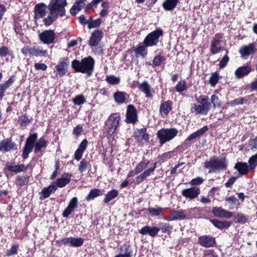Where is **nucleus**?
Returning <instances> with one entry per match:
<instances>
[{"label": "nucleus", "instance_id": "nucleus-21", "mask_svg": "<svg viewBox=\"0 0 257 257\" xmlns=\"http://www.w3.org/2000/svg\"><path fill=\"white\" fill-rule=\"evenodd\" d=\"M78 206V199L76 197H73L70 201L67 207L64 210L62 215L64 217H68L74 211Z\"/></svg>", "mask_w": 257, "mask_h": 257}, {"label": "nucleus", "instance_id": "nucleus-60", "mask_svg": "<svg viewBox=\"0 0 257 257\" xmlns=\"http://www.w3.org/2000/svg\"><path fill=\"white\" fill-rule=\"evenodd\" d=\"M235 219L237 222L241 223H244L247 221V218L242 214H237L235 216Z\"/></svg>", "mask_w": 257, "mask_h": 257}, {"label": "nucleus", "instance_id": "nucleus-2", "mask_svg": "<svg viewBox=\"0 0 257 257\" xmlns=\"http://www.w3.org/2000/svg\"><path fill=\"white\" fill-rule=\"evenodd\" d=\"M94 63V60L91 57H88L82 59L80 61L77 60H73L72 62V65L76 71L91 75L93 72Z\"/></svg>", "mask_w": 257, "mask_h": 257}, {"label": "nucleus", "instance_id": "nucleus-40", "mask_svg": "<svg viewBox=\"0 0 257 257\" xmlns=\"http://www.w3.org/2000/svg\"><path fill=\"white\" fill-rule=\"evenodd\" d=\"M147 210L151 217H154L159 216L162 213L163 208L159 207H150Z\"/></svg>", "mask_w": 257, "mask_h": 257}, {"label": "nucleus", "instance_id": "nucleus-1", "mask_svg": "<svg viewBox=\"0 0 257 257\" xmlns=\"http://www.w3.org/2000/svg\"><path fill=\"white\" fill-rule=\"evenodd\" d=\"M67 3L66 0H51L49 4V14L44 18L43 22L46 27L51 25L56 21L58 16L63 17L65 15V7Z\"/></svg>", "mask_w": 257, "mask_h": 257}, {"label": "nucleus", "instance_id": "nucleus-19", "mask_svg": "<svg viewBox=\"0 0 257 257\" xmlns=\"http://www.w3.org/2000/svg\"><path fill=\"white\" fill-rule=\"evenodd\" d=\"M103 33L101 30H97L92 33L89 41V45L91 46H96L99 43L102 37H103Z\"/></svg>", "mask_w": 257, "mask_h": 257}, {"label": "nucleus", "instance_id": "nucleus-10", "mask_svg": "<svg viewBox=\"0 0 257 257\" xmlns=\"http://www.w3.org/2000/svg\"><path fill=\"white\" fill-rule=\"evenodd\" d=\"M255 51V45L254 43H251L247 45L241 46L239 50V53L242 58L246 59L251 55L254 54Z\"/></svg>", "mask_w": 257, "mask_h": 257}, {"label": "nucleus", "instance_id": "nucleus-64", "mask_svg": "<svg viewBox=\"0 0 257 257\" xmlns=\"http://www.w3.org/2000/svg\"><path fill=\"white\" fill-rule=\"evenodd\" d=\"M249 146L252 150L257 149V136L254 139L250 141Z\"/></svg>", "mask_w": 257, "mask_h": 257}, {"label": "nucleus", "instance_id": "nucleus-57", "mask_svg": "<svg viewBox=\"0 0 257 257\" xmlns=\"http://www.w3.org/2000/svg\"><path fill=\"white\" fill-rule=\"evenodd\" d=\"M160 225L161 229L163 232H169L173 229V226L167 223H162Z\"/></svg>", "mask_w": 257, "mask_h": 257}, {"label": "nucleus", "instance_id": "nucleus-14", "mask_svg": "<svg viewBox=\"0 0 257 257\" xmlns=\"http://www.w3.org/2000/svg\"><path fill=\"white\" fill-rule=\"evenodd\" d=\"M138 120L137 112L135 107L132 105H129L127 106L126 119V122L129 123H134Z\"/></svg>", "mask_w": 257, "mask_h": 257}, {"label": "nucleus", "instance_id": "nucleus-51", "mask_svg": "<svg viewBox=\"0 0 257 257\" xmlns=\"http://www.w3.org/2000/svg\"><path fill=\"white\" fill-rule=\"evenodd\" d=\"M86 100L85 97L81 95H77L73 99V102L75 105H81L85 103Z\"/></svg>", "mask_w": 257, "mask_h": 257}, {"label": "nucleus", "instance_id": "nucleus-8", "mask_svg": "<svg viewBox=\"0 0 257 257\" xmlns=\"http://www.w3.org/2000/svg\"><path fill=\"white\" fill-rule=\"evenodd\" d=\"M211 107L210 103H206L205 104H200L197 105L196 104L193 103L191 105L190 111L192 113L196 115L198 114H206Z\"/></svg>", "mask_w": 257, "mask_h": 257}, {"label": "nucleus", "instance_id": "nucleus-33", "mask_svg": "<svg viewBox=\"0 0 257 257\" xmlns=\"http://www.w3.org/2000/svg\"><path fill=\"white\" fill-rule=\"evenodd\" d=\"M210 221L215 227L220 229L228 228L230 226V223L227 221H219L217 219H210Z\"/></svg>", "mask_w": 257, "mask_h": 257}, {"label": "nucleus", "instance_id": "nucleus-50", "mask_svg": "<svg viewBox=\"0 0 257 257\" xmlns=\"http://www.w3.org/2000/svg\"><path fill=\"white\" fill-rule=\"evenodd\" d=\"M249 167L250 169H253L257 166V153L251 156L248 161Z\"/></svg>", "mask_w": 257, "mask_h": 257}, {"label": "nucleus", "instance_id": "nucleus-34", "mask_svg": "<svg viewBox=\"0 0 257 257\" xmlns=\"http://www.w3.org/2000/svg\"><path fill=\"white\" fill-rule=\"evenodd\" d=\"M7 169L8 171L16 173H20L27 170V167L24 164L17 165H8Z\"/></svg>", "mask_w": 257, "mask_h": 257}, {"label": "nucleus", "instance_id": "nucleus-36", "mask_svg": "<svg viewBox=\"0 0 257 257\" xmlns=\"http://www.w3.org/2000/svg\"><path fill=\"white\" fill-rule=\"evenodd\" d=\"M178 2V0H166L163 7L166 11H172L176 7Z\"/></svg>", "mask_w": 257, "mask_h": 257}, {"label": "nucleus", "instance_id": "nucleus-39", "mask_svg": "<svg viewBox=\"0 0 257 257\" xmlns=\"http://www.w3.org/2000/svg\"><path fill=\"white\" fill-rule=\"evenodd\" d=\"M118 194V191L115 189H113L107 192L105 194V198L103 199L104 203H108L111 200L116 198Z\"/></svg>", "mask_w": 257, "mask_h": 257}, {"label": "nucleus", "instance_id": "nucleus-38", "mask_svg": "<svg viewBox=\"0 0 257 257\" xmlns=\"http://www.w3.org/2000/svg\"><path fill=\"white\" fill-rule=\"evenodd\" d=\"M140 89L145 93L147 97L150 98L153 96L151 87L147 82H143L140 86Z\"/></svg>", "mask_w": 257, "mask_h": 257}, {"label": "nucleus", "instance_id": "nucleus-32", "mask_svg": "<svg viewBox=\"0 0 257 257\" xmlns=\"http://www.w3.org/2000/svg\"><path fill=\"white\" fill-rule=\"evenodd\" d=\"M156 168V163H155L154 166L153 168H150L147 170L145 171L144 173L139 175L136 178V183L138 184H139L143 181L145 180V179L150 176L151 173H152Z\"/></svg>", "mask_w": 257, "mask_h": 257}, {"label": "nucleus", "instance_id": "nucleus-22", "mask_svg": "<svg viewBox=\"0 0 257 257\" xmlns=\"http://www.w3.org/2000/svg\"><path fill=\"white\" fill-rule=\"evenodd\" d=\"M160 230V229L156 226H145L140 230V233L143 235L148 234L151 237H154L158 233Z\"/></svg>", "mask_w": 257, "mask_h": 257}, {"label": "nucleus", "instance_id": "nucleus-44", "mask_svg": "<svg viewBox=\"0 0 257 257\" xmlns=\"http://www.w3.org/2000/svg\"><path fill=\"white\" fill-rule=\"evenodd\" d=\"M149 164L148 160H143L141 161L136 166L135 169L139 173L142 172L145 169H146Z\"/></svg>", "mask_w": 257, "mask_h": 257}, {"label": "nucleus", "instance_id": "nucleus-43", "mask_svg": "<svg viewBox=\"0 0 257 257\" xmlns=\"http://www.w3.org/2000/svg\"><path fill=\"white\" fill-rule=\"evenodd\" d=\"M47 145V142L45 141V140L41 138L39 140V141L36 143L35 146V150L34 152L36 153H38L41 150V148L43 147H45Z\"/></svg>", "mask_w": 257, "mask_h": 257}, {"label": "nucleus", "instance_id": "nucleus-55", "mask_svg": "<svg viewBox=\"0 0 257 257\" xmlns=\"http://www.w3.org/2000/svg\"><path fill=\"white\" fill-rule=\"evenodd\" d=\"M106 81L110 84H117L119 82V79L114 76L111 75L107 76L106 78Z\"/></svg>", "mask_w": 257, "mask_h": 257}, {"label": "nucleus", "instance_id": "nucleus-49", "mask_svg": "<svg viewBox=\"0 0 257 257\" xmlns=\"http://www.w3.org/2000/svg\"><path fill=\"white\" fill-rule=\"evenodd\" d=\"M187 89L186 83L184 80H180L176 86V90L178 92H182Z\"/></svg>", "mask_w": 257, "mask_h": 257}, {"label": "nucleus", "instance_id": "nucleus-56", "mask_svg": "<svg viewBox=\"0 0 257 257\" xmlns=\"http://www.w3.org/2000/svg\"><path fill=\"white\" fill-rule=\"evenodd\" d=\"M165 60V59L164 57L160 55L157 56L154 58L153 64L154 66H159Z\"/></svg>", "mask_w": 257, "mask_h": 257}, {"label": "nucleus", "instance_id": "nucleus-54", "mask_svg": "<svg viewBox=\"0 0 257 257\" xmlns=\"http://www.w3.org/2000/svg\"><path fill=\"white\" fill-rule=\"evenodd\" d=\"M88 165H89V162L87 160H86L85 159H82L81 161V162L80 163V165L79 166V168H78L79 171L81 173L85 171L87 169Z\"/></svg>", "mask_w": 257, "mask_h": 257}, {"label": "nucleus", "instance_id": "nucleus-37", "mask_svg": "<svg viewBox=\"0 0 257 257\" xmlns=\"http://www.w3.org/2000/svg\"><path fill=\"white\" fill-rule=\"evenodd\" d=\"M31 55L36 57H47L48 53L47 51L44 50L41 47H32Z\"/></svg>", "mask_w": 257, "mask_h": 257}, {"label": "nucleus", "instance_id": "nucleus-12", "mask_svg": "<svg viewBox=\"0 0 257 257\" xmlns=\"http://www.w3.org/2000/svg\"><path fill=\"white\" fill-rule=\"evenodd\" d=\"M49 10V5L47 6L43 3L37 4L34 8L35 18L38 19L45 17Z\"/></svg>", "mask_w": 257, "mask_h": 257}, {"label": "nucleus", "instance_id": "nucleus-29", "mask_svg": "<svg viewBox=\"0 0 257 257\" xmlns=\"http://www.w3.org/2000/svg\"><path fill=\"white\" fill-rule=\"evenodd\" d=\"M68 63V61L67 59L63 60L59 62L58 64L56 66L57 75L62 76L66 74L67 71L66 67Z\"/></svg>", "mask_w": 257, "mask_h": 257}, {"label": "nucleus", "instance_id": "nucleus-61", "mask_svg": "<svg viewBox=\"0 0 257 257\" xmlns=\"http://www.w3.org/2000/svg\"><path fill=\"white\" fill-rule=\"evenodd\" d=\"M244 99V98L242 97L238 98L230 101L229 104L231 106L242 104L243 102Z\"/></svg>", "mask_w": 257, "mask_h": 257}, {"label": "nucleus", "instance_id": "nucleus-18", "mask_svg": "<svg viewBox=\"0 0 257 257\" xmlns=\"http://www.w3.org/2000/svg\"><path fill=\"white\" fill-rule=\"evenodd\" d=\"M213 215L217 217L229 218L232 217V213L219 207H214L212 211Z\"/></svg>", "mask_w": 257, "mask_h": 257}, {"label": "nucleus", "instance_id": "nucleus-5", "mask_svg": "<svg viewBox=\"0 0 257 257\" xmlns=\"http://www.w3.org/2000/svg\"><path fill=\"white\" fill-rule=\"evenodd\" d=\"M163 35V31L157 29L149 34L144 40L143 43L148 47H152L157 44L159 37Z\"/></svg>", "mask_w": 257, "mask_h": 257}, {"label": "nucleus", "instance_id": "nucleus-46", "mask_svg": "<svg viewBox=\"0 0 257 257\" xmlns=\"http://www.w3.org/2000/svg\"><path fill=\"white\" fill-rule=\"evenodd\" d=\"M101 7L102 9L100 12V16L101 17H104L108 14L109 4L106 2H103L101 4Z\"/></svg>", "mask_w": 257, "mask_h": 257}, {"label": "nucleus", "instance_id": "nucleus-6", "mask_svg": "<svg viewBox=\"0 0 257 257\" xmlns=\"http://www.w3.org/2000/svg\"><path fill=\"white\" fill-rule=\"evenodd\" d=\"M120 120V118L118 115L111 114L106 121V125L107 126V132L110 136L112 135L117 129Z\"/></svg>", "mask_w": 257, "mask_h": 257}, {"label": "nucleus", "instance_id": "nucleus-63", "mask_svg": "<svg viewBox=\"0 0 257 257\" xmlns=\"http://www.w3.org/2000/svg\"><path fill=\"white\" fill-rule=\"evenodd\" d=\"M207 130L208 127L206 126H205L200 128V130L197 131L196 132H194V133L197 138H199L201 136H202L206 132H207Z\"/></svg>", "mask_w": 257, "mask_h": 257}, {"label": "nucleus", "instance_id": "nucleus-17", "mask_svg": "<svg viewBox=\"0 0 257 257\" xmlns=\"http://www.w3.org/2000/svg\"><path fill=\"white\" fill-rule=\"evenodd\" d=\"M17 149L16 144L10 140L7 139L0 142V151L7 152L12 151Z\"/></svg>", "mask_w": 257, "mask_h": 257}, {"label": "nucleus", "instance_id": "nucleus-53", "mask_svg": "<svg viewBox=\"0 0 257 257\" xmlns=\"http://www.w3.org/2000/svg\"><path fill=\"white\" fill-rule=\"evenodd\" d=\"M19 246L17 244H13L12 245L10 249H8L6 252V255L10 256L14 254H16L18 252Z\"/></svg>", "mask_w": 257, "mask_h": 257}, {"label": "nucleus", "instance_id": "nucleus-28", "mask_svg": "<svg viewBox=\"0 0 257 257\" xmlns=\"http://www.w3.org/2000/svg\"><path fill=\"white\" fill-rule=\"evenodd\" d=\"M172 109V103L168 100L161 104L160 106V113L162 116L168 115Z\"/></svg>", "mask_w": 257, "mask_h": 257}, {"label": "nucleus", "instance_id": "nucleus-7", "mask_svg": "<svg viewBox=\"0 0 257 257\" xmlns=\"http://www.w3.org/2000/svg\"><path fill=\"white\" fill-rule=\"evenodd\" d=\"M37 139V134L31 135L27 140L23 149V158L26 159L28 158L29 154L32 151L34 144Z\"/></svg>", "mask_w": 257, "mask_h": 257}, {"label": "nucleus", "instance_id": "nucleus-16", "mask_svg": "<svg viewBox=\"0 0 257 257\" xmlns=\"http://www.w3.org/2000/svg\"><path fill=\"white\" fill-rule=\"evenodd\" d=\"M222 38V35L220 34H216L215 37L211 43L210 46V51L213 54L218 53L223 50V47L221 45L220 39Z\"/></svg>", "mask_w": 257, "mask_h": 257}, {"label": "nucleus", "instance_id": "nucleus-9", "mask_svg": "<svg viewBox=\"0 0 257 257\" xmlns=\"http://www.w3.org/2000/svg\"><path fill=\"white\" fill-rule=\"evenodd\" d=\"M39 37L44 44H50L54 42L56 36L53 30H48L40 33Z\"/></svg>", "mask_w": 257, "mask_h": 257}, {"label": "nucleus", "instance_id": "nucleus-20", "mask_svg": "<svg viewBox=\"0 0 257 257\" xmlns=\"http://www.w3.org/2000/svg\"><path fill=\"white\" fill-rule=\"evenodd\" d=\"M198 242L201 246L209 247L213 246L215 241L213 237L206 235L199 237Z\"/></svg>", "mask_w": 257, "mask_h": 257}, {"label": "nucleus", "instance_id": "nucleus-52", "mask_svg": "<svg viewBox=\"0 0 257 257\" xmlns=\"http://www.w3.org/2000/svg\"><path fill=\"white\" fill-rule=\"evenodd\" d=\"M102 22L100 18H98L95 20H91L88 23V27L89 29L94 28L100 26Z\"/></svg>", "mask_w": 257, "mask_h": 257}, {"label": "nucleus", "instance_id": "nucleus-3", "mask_svg": "<svg viewBox=\"0 0 257 257\" xmlns=\"http://www.w3.org/2000/svg\"><path fill=\"white\" fill-rule=\"evenodd\" d=\"M178 131L175 128H162L157 134L161 144L173 140L178 134Z\"/></svg>", "mask_w": 257, "mask_h": 257}, {"label": "nucleus", "instance_id": "nucleus-30", "mask_svg": "<svg viewBox=\"0 0 257 257\" xmlns=\"http://www.w3.org/2000/svg\"><path fill=\"white\" fill-rule=\"evenodd\" d=\"M249 166L246 163L242 162H238L234 166V168L241 176L247 174L249 171Z\"/></svg>", "mask_w": 257, "mask_h": 257}, {"label": "nucleus", "instance_id": "nucleus-58", "mask_svg": "<svg viewBox=\"0 0 257 257\" xmlns=\"http://www.w3.org/2000/svg\"><path fill=\"white\" fill-rule=\"evenodd\" d=\"M196 100L199 103L201 104H205L206 103H210L208 102V97L205 95H201L199 97H196Z\"/></svg>", "mask_w": 257, "mask_h": 257}, {"label": "nucleus", "instance_id": "nucleus-47", "mask_svg": "<svg viewBox=\"0 0 257 257\" xmlns=\"http://www.w3.org/2000/svg\"><path fill=\"white\" fill-rule=\"evenodd\" d=\"M219 76L218 73H214L211 74L210 76V79H209V82L210 83V85L214 87L217 83H218V81L219 80Z\"/></svg>", "mask_w": 257, "mask_h": 257}, {"label": "nucleus", "instance_id": "nucleus-11", "mask_svg": "<svg viewBox=\"0 0 257 257\" xmlns=\"http://www.w3.org/2000/svg\"><path fill=\"white\" fill-rule=\"evenodd\" d=\"M187 216V212L185 210H176L175 209H173L171 211V214L164 218V220L168 221L177 220H181L186 219Z\"/></svg>", "mask_w": 257, "mask_h": 257}, {"label": "nucleus", "instance_id": "nucleus-62", "mask_svg": "<svg viewBox=\"0 0 257 257\" xmlns=\"http://www.w3.org/2000/svg\"><path fill=\"white\" fill-rule=\"evenodd\" d=\"M204 180L201 177H197L193 179L189 183L191 185H198L201 184Z\"/></svg>", "mask_w": 257, "mask_h": 257}, {"label": "nucleus", "instance_id": "nucleus-31", "mask_svg": "<svg viewBox=\"0 0 257 257\" xmlns=\"http://www.w3.org/2000/svg\"><path fill=\"white\" fill-rule=\"evenodd\" d=\"M71 175L69 174H66L61 176V178L57 180V187L62 188L68 184L71 180Z\"/></svg>", "mask_w": 257, "mask_h": 257}, {"label": "nucleus", "instance_id": "nucleus-27", "mask_svg": "<svg viewBox=\"0 0 257 257\" xmlns=\"http://www.w3.org/2000/svg\"><path fill=\"white\" fill-rule=\"evenodd\" d=\"M134 136L139 142H142L143 140L148 141L149 139V135L147 133V130L145 128L137 129L135 132Z\"/></svg>", "mask_w": 257, "mask_h": 257}, {"label": "nucleus", "instance_id": "nucleus-48", "mask_svg": "<svg viewBox=\"0 0 257 257\" xmlns=\"http://www.w3.org/2000/svg\"><path fill=\"white\" fill-rule=\"evenodd\" d=\"M14 82V79L13 77H11L6 82L0 85V89L3 91V92H5V91L10 86L12 85Z\"/></svg>", "mask_w": 257, "mask_h": 257}, {"label": "nucleus", "instance_id": "nucleus-15", "mask_svg": "<svg viewBox=\"0 0 257 257\" xmlns=\"http://www.w3.org/2000/svg\"><path fill=\"white\" fill-rule=\"evenodd\" d=\"M84 242V239L81 237H67L62 239L60 241L62 244L69 245L73 247H79L81 246Z\"/></svg>", "mask_w": 257, "mask_h": 257}, {"label": "nucleus", "instance_id": "nucleus-42", "mask_svg": "<svg viewBox=\"0 0 257 257\" xmlns=\"http://www.w3.org/2000/svg\"><path fill=\"white\" fill-rule=\"evenodd\" d=\"M114 98L117 103H123L125 100V94L120 91L116 92L114 94Z\"/></svg>", "mask_w": 257, "mask_h": 257}, {"label": "nucleus", "instance_id": "nucleus-13", "mask_svg": "<svg viewBox=\"0 0 257 257\" xmlns=\"http://www.w3.org/2000/svg\"><path fill=\"white\" fill-rule=\"evenodd\" d=\"M200 193V190L197 187L184 189L181 191V194L183 196L190 199L197 198Z\"/></svg>", "mask_w": 257, "mask_h": 257}, {"label": "nucleus", "instance_id": "nucleus-25", "mask_svg": "<svg viewBox=\"0 0 257 257\" xmlns=\"http://www.w3.org/2000/svg\"><path fill=\"white\" fill-rule=\"evenodd\" d=\"M85 1L86 0H76L70 10L71 14L75 16L83 9L86 5Z\"/></svg>", "mask_w": 257, "mask_h": 257}, {"label": "nucleus", "instance_id": "nucleus-4", "mask_svg": "<svg viewBox=\"0 0 257 257\" xmlns=\"http://www.w3.org/2000/svg\"><path fill=\"white\" fill-rule=\"evenodd\" d=\"M206 168L210 169L209 173H211L216 170L225 168L226 166V161L224 159L213 158L204 164Z\"/></svg>", "mask_w": 257, "mask_h": 257}, {"label": "nucleus", "instance_id": "nucleus-35", "mask_svg": "<svg viewBox=\"0 0 257 257\" xmlns=\"http://www.w3.org/2000/svg\"><path fill=\"white\" fill-rule=\"evenodd\" d=\"M145 45V46L139 45L136 48L134 49V52L136 54V57L141 56L145 58L147 55V48Z\"/></svg>", "mask_w": 257, "mask_h": 257}, {"label": "nucleus", "instance_id": "nucleus-41", "mask_svg": "<svg viewBox=\"0 0 257 257\" xmlns=\"http://www.w3.org/2000/svg\"><path fill=\"white\" fill-rule=\"evenodd\" d=\"M102 194L101 191L98 189H94L91 190L88 196L86 197V200L90 201L94 199L97 196H99Z\"/></svg>", "mask_w": 257, "mask_h": 257}, {"label": "nucleus", "instance_id": "nucleus-23", "mask_svg": "<svg viewBox=\"0 0 257 257\" xmlns=\"http://www.w3.org/2000/svg\"><path fill=\"white\" fill-rule=\"evenodd\" d=\"M56 189L57 186L54 183H52L46 188H44L41 192L40 199L41 200H43L48 198L51 194L54 193Z\"/></svg>", "mask_w": 257, "mask_h": 257}, {"label": "nucleus", "instance_id": "nucleus-26", "mask_svg": "<svg viewBox=\"0 0 257 257\" xmlns=\"http://www.w3.org/2000/svg\"><path fill=\"white\" fill-rule=\"evenodd\" d=\"M88 142L86 140H83L79 146L78 148L74 153V159L77 161H79L82 157L83 154L85 150Z\"/></svg>", "mask_w": 257, "mask_h": 257}, {"label": "nucleus", "instance_id": "nucleus-59", "mask_svg": "<svg viewBox=\"0 0 257 257\" xmlns=\"http://www.w3.org/2000/svg\"><path fill=\"white\" fill-rule=\"evenodd\" d=\"M229 60V57L227 55H225V56H224V57L222 58V59L220 61L219 65L220 68H223L225 67L226 66V65L227 64V63H228Z\"/></svg>", "mask_w": 257, "mask_h": 257}, {"label": "nucleus", "instance_id": "nucleus-24", "mask_svg": "<svg viewBox=\"0 0 257 257\" xmlns=\"http://www.w3.org/2000/svg\"><path fill=\"white\" fill-rule=\"evenodd\" d=\"M252 70L251 67L248 65H244L238 68L235 71V75L236 78H241L248 75Z\"/></svg>", "mask_w": 257, "mask_h": 257}, {"label": "nucleus", "instance_id": "nucleus-45", "mask_svg": "<svg viewBox=\"0 0 257 257\" xmlns=\"http://www.w3.org/2000/svg\"><path fill=\"white\" fill-rule=\"evenodd\" d=\"M29 182V178L25 176H18L16 179V184L22 186L27 185Z\"/></svg>", "mask_w": 257, "mask_h": 257}]
</instances>
